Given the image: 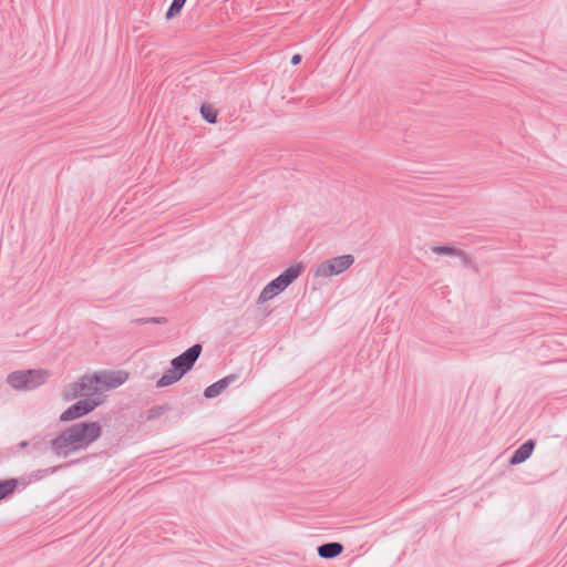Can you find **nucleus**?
<instances>
[{"mask_svg":"<svg viewBox=\"0 0 567 567\" xmlns=\"http://www.w3.org/2000/svg\"><path fill=\"white\" fill-rule=\"evenodd\" d=\"M102 434L97 422H79L61 431L50 442L53 454L68 456L72 453L86 450Z\"/></svg>","mask_w":567,"mask_h":567,"instance_id":"nucleus-1","label":"nucleus"},{"mask_svg":"<svg viewBox=\"0 0 567 567\" xmlns=\"http://www.w3.org/2000/svg\"><path fill=\"white\" fill-rule=\"evenodd\" d=\"M354 262V257L350 254L327 259L319 264L316 275L319 277L337 276L349 269Z\"/></svg>","mask_w":567,"mask_h":567,"instance_id":"nucleus-2","label":"nucleus"},{"mask_svg":"<svg viewBox=\"0 0 567 567\" xmlns=\"http://www.w3.org/2000/svg\"><path fill=\"white\" fill-rule=\"evenodd\" d=\"M203 346L195 343L179 355L175 357L171 361V365H174L183 375L187 374L195 365L196 361L200 357Z\"/></svg>","mask_w":567,"mask_h":567,"instance_id":"nucleus-3","label":"nucleus"},{"mask_svg":"<svg viewBox=\"0 0 567 567\" xmlns=\"http://www.w3.org/2000/svg\"><path fill=\"white\" fill-rule=\"evenodd\" d=\"M101 404L100 400H95L92 398H85L82 400H79L71 406H69L61 415L60 421L61 422H70L75 419L82 417L90 412H92L96 406Z\"/></svg>","mask_w":567,"mask_h":567,"instance_id":"nucleus-4","label":"nucleus"},{"mask_svg":"<svg viewBox=\"0 0 567 567\" xmlns=\"http://www.w3.org/2000/svg\"><path fill=\"white\" fill-rule=\"evenodd\" d=\"M128 378V373L118 371H103L93 374V380L99 382V385L105 389H113L122 385Z\"/></svg>","mask_w":567,"mask_h":567,"instance_id":"nucleus-5","label":"nucleus"},{"mask_svg":"<svg viewBox=\"0 0 567 567\" xmlns=\"http://www.w3.org/2000/svg\"><path fill=\"white\" fill-rule=\"evenodd\" d=\"M536 446V442L532 439L524 442L517 450L514 451L512 456L509 457L508 463L511 465H518L524 463L526 460L530 457Z\"/></svg>","mask_w":567,"mask_h":567,"instance_id":"nucleus-6","label":"nucleus"},{"mask_svg":"<svg viewBox=\"0 0 567 567\" xmlns=\"http://www.w3.org/2000/svg\"><path fill=\"white\" fill-rule=\"evenodd\" d=\"M286 289L278 277L268 282L258 297V303H264Z\"/></svg>","mask_w":567,"mask_h":567,"instance_id":"nucleus-7","label":"nucleus"},{"mask_svg":"<svg viewBox=\"0 0 567 567\" xmlns=\"http://www.w3.org/2000/svg\"><path fill=\"white\" fill-rule=\"evenodd\" d=\"M49 371L44 369L27 370L28 391L34 390L48 381Z\"/></svg>","mask_w":567,"mask_h":567,"instance_id":"nucleus-8","label":"nucleus"},{"mask_svg":"<svg viewBox=\"0 0 567 567\" xmlns=\"http://www.w3.org/2000/svg\"><path fill=\"white\" fill-rule=\"evenodd\" d=\"M343 545L338 542H330L318 547V555L324 559H333L343 551Z\"/></svg>","mask_w":567,"mask_h":567,"instance_id":"nucleus-9","label":"nucleus"},{"mask_svg":"<svg viewBox=\"0 0 567 567\" xmlns=\"http://www.w3.org/2000/svg\"><path fill=\"white\" fill-rule=\"evenodd\" d=\"M7 382L10 386L19 391H28L27 370H19L8 374Z\"/></svg>","mask_w":567,"mask_h":567,"instance_id":"nucleus-10","label":"nucleus"},{"mask_svg":"<svg viewBox=\"0 0 567 567\" xmlns=\"http://www.w3.org/2000/svg\"><path fill=\"white\" fill-rule=\"evenodd\" d=\"M303 265L301 262L296 264L289 268H287L285 271H282L278 278L281 281V284L287 288L289 285H291L302 272Z\"/></svg>","mask_w":567,"mask_h":567,"instance_id":"nucleus-11","label":"nucleus"},{"mask_svg":"<svg viewBox=\"0 0 567 567\" xmlns=\"http://www.w3.org/2000/svg\"><path fill=\"white\" fill-rule=\"evenodd\" d=\"M184 375L174 367L171 365L168 370H166L163 375L157 380L156 386L164 388L172 385L179 381Z\"/></svg>","mask_w":567,"mask_h":567,"instance_id":"nucleus-12","label":"nucleus"},{"mask_svg":"<svg viewBox=\"0 0 567 567\" xmlns=\"http://www.w3.org/2000/svg\"><path fill=\"white\" fill-rule=\"evenodd\" d=\"M18 487V480L8 478L0 481V501L14 494Z\"/></svg>","mask_w":567,"mask_h":567,"instance_id":"nucleus-13","label":"nucleus"},{"mask_svg":"<svg viewBox=\"0 0 567 567\" xmlns=\"http://www.w3.org/2000/svg\"><path fill=\"white\" fill-rule=\"evenodd\" d=\"M227 386H226V381H223L221 379L216 381L215 383L210 384L209 386H207L204 391V396L206 399H215L217 398L219 394L223 393L224 390H226Z\"/></svg>","mask_w":567,"mask_h":567,"instance_id":"nucleus-14","label":"nucleus"},{"mask_svg":"<svg viewBox=\"0 0 567 567\" xmlns=\"http://www.w3.org/2000/svg\"><path fill=\"white\" fill-rule=\"evenodd\" d=\"M80 382L83 384V395L97 393L100 385L93 380V374L82 377Z\"/></svg>","mask_w":567,"mask_h":567,"instance_id":"nucleus-15","label":"nucleus"},{"mask_svg":"<svg viewBox=\"0 0 567 567\" xmlns=\"http://www.w3.org/2000/svg\"><path fill=\"white\" fill-rule=\"evenodd\" d=\"M172 409V406L168 403H164L161 405H154L151 409L147 410V416L146 419L148 421L155 420L163 415L164 413L168 412Z\"/></svg>","mask_w":567,"mask_h":567,"instance_id":"nucleus-16","label":"nucleus"},{"mask_svg":"<svg viewBox=\"0 0 567 567\" xmlns=\"http://www.w3.org/2000/svg\"><path fill=\"white\" fill-rule=\"evenodd\" d=\"M200 114L203 118L209 124L217 122V111L209 104H202Z\"/></svg>","mask_w":567,"mask_h":567,"instance_id":"nucleus-17","label":"nucleus"},{"mask_svg":"<svg viewBox=\"0 0 567 567\" xmlns=\"http://www.w3.org/2000/svg\"><path fill=\"white\" fill-rule=\"evenodd\" d=\"M186 1L187 0H173L166 11V14H165L166 19L169 20V19L174 18L175 16H177L182 11Z\"/></svg>","mask_w":567,"mask_h":567,"instance_id":"nucleus-18","label":"nucleus"},{"mask_svg":"<svg viewBox=\"0 0 567 567\" xmlns=\"http://www.w3.org/2000/svg\"><path fill=\"white\" fill-rule=\"evenodd\" d=\"M460 250L458 248H455V247H450V246H434L432 247V252L436 254V255H447V256H455L457 257V255L460 254Z\"/></svg>","mask_w":567,"mask_h":567,"instance_id":"nucleus-19","label":"nucleus"},{"mask_svg":"<svg viewBox=\"0 0 567 567\" xmlns=\"http://www.w3.org/2000/svg\"><path fill=\"white\" fill-rule=\"evenodd\" d=\"M80 395H83V384L78 381L70 384L69 390L65 394L66 399H75Z\"/></svg>","mask_w":567,"mask_h":567,"instance_id":"nucleus-20","label":"nucleus"},{"mask_svg":"<svg viewBox=\"0 0 567 567\" xmlns=\"http://www.w3.org/2000/svg\"><path fill=\"white\" fill-rule=\"evenodd\" d=\"M134 322L138 326L155 323V324H164L167 322V318L165 317H148V318H137Z\"/></svg>","mask_w":567,"mask_h":567,"instance_id":"nucleus-21","label":"nucleus"},{"mask_svg":"<svg viewBox=\"0 0 567 567\" xmlns=\"http://www.w3.org/2000/svg\"><path fill=\"white\" fill-rule=\"evenodd\" d=\"M79 461H71L70 463H66V464H60V465H55V466H52V467H49V468H45L43 471H40L43 475H49V474H54L56 472H59L60 470L62 468H66L68 466H70L71 464H75L78 463Z\"/></svg>","mask_w":567,"mask_h":567,"instance_id":"nucleus-22","label":"nucleus"},{"mask_svg":"<svg viewBox=\"0 0 567 567\" xmlns=\"http://www.w3.org/2000/svg\"><path fill=\"white\" fill-rule=\"evenodd\" d=\"M457 257L461 259L462 264L465 266V267H473V268H476L475 265L473 264L471 257L468 256V254L464 250H460V254L457 255Z\"/></svg>","mask_w":567,"mask_h":567,"instance_id":"nucleus-23","label":"nucleus"},{"mask_svg":"<svg viewBox=\"0 0 567 567\" xmlns=\"http://www.w3.org/2000/svg\"><path fill=\"white\" fill-rule=\"evenodd\" d=\"M239 379V375L237 373H230L224 378H221L223 381H226V386L228 388L233 382L237 381Z\"/></svg>","mask_w":567,"mask_h":567,"instance_id":"nucleus-24","label":"nucleus"},{"mask_svg":"<svg viewBox=\"0 0 567 567\" xmlns=\"http://www.w3.org/2000/svg\"><path fill=\"white\" fill-rule=\"evenodd\" d=\"M301 59L302 58H301L300 54H295V55H292L290 62H291L292 65H297V64H299L301 62Z\"/></svg>","mask_w":567,"mask_h":567,"instance_id":"nucleus-25","label":"nucleus"},{"mask_svg":"<svg viewBox=\"0 0 567 567\" xmlns=\"http://www.w3.org/2000/svg\"><path fill=\"white\" fill-rule=\"evenodd\" d=\"M28 444H29L28 441H22V442H20L19 445H20V447H25V446H28Z\"/></svg>","mask_w":567,"mask_h":567,"instance_id":"nucleus-26","label":"nucleus"}]
</instances>
